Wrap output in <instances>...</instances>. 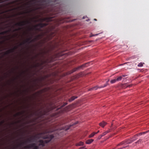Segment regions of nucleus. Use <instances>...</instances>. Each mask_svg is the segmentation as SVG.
Here are the masks:
<instances>
[{
    "mask_svg": "<svg viewBox=\"0 0 149 149\" xmlns=\"http://www.w3.org/2000/svg\"><path fill=\"white\" fill-rule=\"evenodd\" d=\"M38 2L40 3V5L41 7H36L35 10L50 8L51 10L54 11L55 14H58L62 12L60 0H40Z\"/></svg>",
    "mask_w": 149,
    "mask_h": 149,
    "instance_id": "1",
    "label": "nucleus"
},
{
    "mask_svg": "<svg viewBox=\"0 0 149 149\" xmlns=\"http://www.w3.org/2000/svg\"><path fill=\"white\" fill-rule=\"evenodd\" d=\"M54 137V135L52 134L46 136L45 138V139H46L44 140H39V142L40 143L39 144V146H44L45 144L49 142Z\"/></svg>",
    "mask_w": 149,
    "mask_h": 149,
    "instance_id": "2",
    "label": "nucleus"
},
{
    "mask_svg": "<svg viewBox=\"0 0 149 149\" xmlns=\"http://www.w3.org/2000/svg\"><path fill=\"white\" fill-rule=\"evenodd\" d=\"M40 36V35H38V36H36V37L34 39L32 40H31L32 38L31 37L27 38L25 41H24L23 42L20 43L19 44V45L20 46H22L23 45H24L26 43H30L31 42H34L36 40H37L38 38H39Z\"/></svg>",
    "mask_w": 149,
    "mask_h": 149,
    "instance_id": "3",
    "label": "nucleus"
},
{
    "mask_svg": "<svg viewBox=\"0 0 149 149\" xmlns=\"http://www.w3.org/2000/svg\"><path fill=\"white\" fill-rule=\"evenodd\" d=\"M47 23H40L35 26L34 27V29L36 31H40L41 28L46 26H47Z\"/></svg>",
    "mask_w": 149,
    "mask_h": 149,
    "instance_id": "4",
    "label": "nucleus"
},
{
    "mask_svg": "<svg viewBox=\"0 0 149 149\" xmlns=\"http://www.w3.org/2000/svg\"><path fill=\"white\" fill-rule=\"evenodd\" d=\"M30 23V22L28 21L27 20L26 21H22L20 22H18L16 23L15 24V26H22L26 24H29Z\"/></svg>",
    "mask_w": 149,
    "mask_h": 149,
    "instance_id": "5",
    "label": "nucleus"
},
{
    "mask_svg": "<svg viewBox=\"0 0 149 149\" xmlns=\"http://www.w3.org/2000/svg\"><path fill=\"white\" fill-rule=\"evenodd\" d=\"M86 64H85L83 65L80 66H79V67H77V68H76L73 69V70H72L71 71V72H70V74L76 71L77 70H78L80 68H81L83 67H85L86 66Z\"/></svg>",
    "mask_w": 149,
    "mask_h": 149,
    "instance_id": "6",
    "label": "nucleus"
},
{
    "mask_svg": "<svg viewBox=\"0 0 149 149\" xmlns=\"http://www.w3.org/2000/svg\"><path fill=\"white\" fill-rule=\"evenodd\" d=\"M109 81V80H108L106 82V83L104 84L103 86H95L91 88V89L92 90H97L98 88H104V87H105L107 85H108V82Z\"/></svg>",
    "mask_w": 149,
    "mask_h": 149,
    "instance_id": "7",
    "label": "nucleus"
},
{
    "mask_svg": "<svg viewBox=\"0 0 149 149\" xmlns=\"http://www.w3.org/2000/svg\"><path fill=\"white\" fill-rule=\"evenodd\" d=\"M18 48V47L17 46H15L13 48L9 49L4 54L5 55H8L10 53L13 52L14 50L17 49Z\"/></svg>",
    "mask_w": 149,
    "mask_h": 149,
    "instance_id": "8",
    "label": "nucleus"
},
{
    "mask_svg": "<svg viewBox=\"0 0 149 149\" xmlns=\"http://www.w3.org/2000/svg\"><path fill=\"white\" fill-rule=\"evenodd\" d=\"M10 31H11V29H9L8 30L6 31H3L1 32L0 33V35H3L5 34H6V33L9 32Z\"/></svg>",
    "mask_w": 149,
    "mask_h": 149,
    "instance_id": "9",
    "label": "nucleus"
},
{
    "mask_svg": "<svg viewBox=\"0 0 149 149\" xmlns=\"http://www.w3.org/2000/svg\"><path fill=\"white\" fill-rule=\"evenodd\" d=\"M106 123L104 121H102V122L100 123L99 124L100 126L101 127H103L106 125Z\"/></svg>",
    "mask_w": 149,
    "mask_h": 149,
    "instance_id": "10",
    "label": "nucleus"
},
{
    "mask_svg": "<svg viewBox=\"0 0 149 149\" xmlns=\"http://www.w3.org/2000/svg\"><path fill=\"white\" fill-rule=\"evenodd\" d=\"M36 145V143H33L27 146L26 147L28 148H33Z\"/></svg>",
    "mask_w": 149,
    "mask_h": 149,
    "instance_id": "11",
    "label": "nucleus"
},
{
    "mask_svg": "<svg viewBox=\"0 0 149 149\" xmlns=\"http://www.w3.org/2000/svg\"><path fill=\"white\" fill-rule=\"evenodd\" d=\"M93 139H90L86 141V143L87 144H91L93 141Z\"/></svg>",
    "mask_w": 149,
    "mask_h": 149,
    "instance_id": "12",
    "label": "nucleus"
},
{
    "mask_svg": "<svg viewBox=\"0 0 149 149\" xmlns=\"http://www.w3.org/2000/svg\"><path fill=\"white\" fill-rule=\"evenodd\" d=\"M77 98V97L73 96L70 99H69L68 100L69 102H71L73 100H74L75 99Z\"/></svg>",
    "mask_w": 149,
    "mask_h": 149,
    "instance_id": "13",
    "label": "nucleus"
},
{
    "mask_svg": "<svg viewBox=\"0 0 149 149\" xmlns=\"http://www.w3.org/2000/svg\"><path fill=\"white\" fill-rule=\"evenodd\" d=\"M110 132V130H107V131H105V132H104L102 134H101V135H102V136H104L106 135L107 133L109 132Z\"/></svg>",
    "mask_w": 149,
    "mask_h": 149,
    "instance_id": "14",
    "label": "nucleus"
},
{
    "mask_svg": "<svg viewBox=\"0 0 149 149\" xmlns=\"http://www.w3.org/2000/svg\"><path fill=\"white\" fill-rule=\"evenodd\" d=\"M24 112V111L23 112L21 113V112H18L15 115H14L15 117H16L17 116H20Z\"/></svg>",
    "mask_w": 149,
    "mask_h": 149,
    "instance_id": "15",
    "label": "nucleus"
},
{
    "mask_svg": "<svg viewBox=\"0 0 149 149\" xmlns=\"http://www.w3.org/2000/svg\"><path fill=\"white\" fill-rule=\"evenodd\" d=\"M138 136V135L136 134L132 138V141H134L137 139V137Z\"/></svg>",
    "mask_w": 149,
    "mask_h": 149,
    "instance_id": "16",
    "label": "nucleus"
},
{
    "mask_svg": "<svg viewBox=\"0 0 149 149\" xmlns=\"http://www.w3.org/2000/svg\"><path fill=\"white\" fill-rule=\"evenodd\" d=\"M83 144H84L83 142H81V141H80L77 144V146H81L83 145Z\"/></svg>",
    "mask_w": 149,
    "mask_h": 149,
    "instance_id": "17",
    "label": "nucleus"
},
{
    "mask_svg": "<svg viewBox=\"0 0 149 149\" xmlns=\"http://www.w3.org/2000/svg\"><path fill=\"white\" fill-rule=\"evenodd\" d=\"M122 78V77L121 76H119L118 77L117 79H116V80H117V81H120Z\"/></svg>",
    "mask_w": 149,
    "mask_h": 149,
    "instance_id": "18",
    "label": "nucleus"
},
{
    "mask_svg": "<svg viewBox=\"0 0 149 149\" xmlns=\"http://www.w3.org/2000/svg\"><path fill=\"white\" fill-rule=\"evenodd\" d=\"M116 81H117V80H116V79H115L113 80H111L110 81V82L111 84H113L115 83Z\"/></svg>",
    "mask_w": 149,
    "mask_h": 149,
    "instance_id": "19",
    "label": "nucleus"
},
{
    "mask_svg": "<svg viewBox=\"0 0 149 149\" xmlns=\"http://www.w3.org/2000/svg\"><path fill=\"white\" fill-rule=\"evenodd\" d=\"M144 64V63L141 62L138 64V66L139 67H142L143 66V65Z\"/></svg>",
    "mask_w": 149,
    "mask_h": 149,
    "instance_id": "20",
    "label": "nucleus"
},
{
    "mask_svg": "<svg viewBox=\"0 0 149 149\" xmlns=\"http://www.w3.org/2000/svg\"><path fill=\"white\" fill-rule=\"evenodd\" d=\"M95 134V132H93L89 135V137L91 138L93 137Z\"/></svg>",
    "mask_w": 149,
    "mask_h": 149,
    "instance_id": "21",
    "label": "nucleus"
},
{
    "mask_svg": "<svg viewBox=\"0 0 149 149\" xmlns=\"http://www.w3.org/2000/svg\"><path fill=\"white\" fill-rule=\"evenodd\" d=\"M42 20L43 21H45L46 20H47V21H50L51 20V19L50 18H45L43 19H42Z\"/></svg>",
    "mask_w": 149,
    "mask_h": 149,
    "instance_id": "22",
    "label": "nucleus"
},
{
    "mask_svg": "<svg viewBox=\"0 0 149 149\" xmlns=\"http://www.w3.org/2000/svg\"><path fill=\"white\" fill-rule=\"evenodd\" d=\"M39 146H35L32 149H38Z\"/></svg>",
    "mask_w": 149,
    "mask_h": 149,
    "instance_id": "23",
    "label": "nucleus"
},
{
    "mask_svg": "<svg viewBox=\"0 0 149 149\" xmlns=\"http://www.w3.org/2000/svg\"><path fill=\"white\" fill-rule=\"evenodd\" d=\"M102 137V135H100L99 136H98V137L97 138V139L99 140Z\"/></svg>",
    "mask_w": 149,
    "mask_h": 149,
    "instance_id": "24",
    "label": "nucleus"
},
{
    "mask_svg": "<svg viewBox=\"0 0 149 149\" xmlns=\"http://www.w3.org/2000/svg\"><path fill=\"white\" fill-rule=\"evenodd\" d=\"M69 108V107H66L65 108V111H68V110H69V109H68Z\"/></svg>",
    "mask_w": 149,
    "mask_h": 149,
    "instance_id": "25",
    "label": "nucleus"
},
{
    "mask_svg": "<svg viewBox=\"0 0 149 149\" xmlns=\"http://www.w3.org/2000/svg\"><path fill=\"white\" fill-rule=\"evenodd\" d=\"M4 122V120L2 121L1 122H0V126Z\"/></svg>",
    "mask_w": 149,
    "mask_h": 149,
    "instance_id": "26",
    "label": "nucleus"
},
{
    "mask_svg": "<svg viewBox=\"0 0 149 149\" xmlns=\"http://www.w3.org/2000/svg\"><path fill=\"white\" fill-rule=\"evenodd\" d=\"M21 29L20 28H18V29H15L14 31H17L18 30H20Z\"/></svg>",
    "mask_w": 149,
    "mask_h": 149,
    "instance_id": "27",
    "label": "nucleus"
},
{
    "mask_svg": "<svg viewBox=\"0 0 149 149\" xmlns=\"http://www.w3.org/2000/svg\"><path fill=\"white\" fill-rule=\"evenodd\" d=\"M142 134H143V133L142 132H141V133H139L138 135V136H139L141 135Z\"/></svg>",
    "mask_w": 149,
    "mask_h": 149,
    "instance_id": "28",
    "label": "nucleus"
},
{
    "mask_svg": "<svg viewBox=\"0 0 149 149\" xmlns=\"http://www.w3.org/2000/svg\"><path fill=\"white\" fill-rule=\"evenodd\" d=\"M85 149L86 148H85V147H81V148H80L79 149Z\"/></svg>",
    "mask_w": 149,
    "mask_h": 149,
    "instance_id": "29",
    "label": "nucleus"
},
{
    "mask_svg": "<svg viewBox=\"0 0 149 149\" xmlns=\"http://www.w3.org/2000/svg\"><path fill=\"white\" fill-rule=\"evenodd\" d=\"M148 132V131H147V132H143V134H145L147 132Z\"/></svg>",
    "mask_w": 149,
    "mask_h": 149,
    "instance_id": "30",
    "label": "nucleus"
},
{
    "mask_svg": "<svg viewBox=\"0 0 149 149\" xmlns=\"http://www.w3.org/2000/svg\"><path fill=\"white\" fill-rule=\"evenodd\" d=\"M31 141V139H28L27 140V141H29V142H30V141Z\"/></svg>",
    "mask_w": 149,
    "mask_h": 149,
    "instance_id": "31",
    "label": "nucleus"
},
{
    "mask_svg": "<svg viewBox=\"0 0 149 149\" xmlns=\"http://www.w3.org/2000/svg\"><path fill=\"white\" fill-rule=\"evenodd\" d=\"M141 141V140L140 139L139 141H137L136 143H137L139 141Z\"/></svg>",
    "mask_w": 149,
    "mask_h": 149,
    "instance_id": "32",
    "label": "nucleus"
},
{
    "mask_svg": "<svg viewBox=\"0 0 149 149\" xmlns=\"http://www.w3.org/2000/svg\"><path fill=\"white\" fill-rule=\"evenodd\" d=\"M24 142H23L22 143H21L20 144H19V146H21V145L22 144H24Z\"/></svg>",
    "mask_w": 149,
    "mask_h": 149,
    "instance_id": "33",
    "label": "nucleus"
},
{
    "mask_svg": "<svg viewBox=\"0 0 149 149\" xmlns=\"http://www.w3.org/2000/svg\"><path fill=\"white\" fill-rule=\"evenodd\" d=\"M99 130H98L97 131V132H95V134H97V133H99Z\"/></svg>",
    "mask_w": 149,
    "mask_h": 149,
    "instance_id": "34",
    "label": "nucleus"
},
{
    "mask_svg": "<svg viewBox=\"0 0 149 149\" xmlns=\"http://www.w3.org/2000/svg\"><path fill=\"white\" fill-rule=\"evenodd\" d=\"M126 76V75H123L122 76L123 77H125Z\"/></svg>",
    "mask_w": 149,
    "mask_h": 149,
    "instance_id": "35",
    "label": "nucleus"
},
{
    "mask_svg": "<svg viewBox=\"0 0 149 149\" xmlns=\"http://www.w3.org/2000/svg\"><path fill=\"white\" fill-rule=\"evenodd\" d=\"M32 29H33L32 28H30L29 29L30 30H32Z\"/></svg>",
    "mask_w": 149,
    "mask_h": 149,
    "instance_id": "36",
    "label": "nucleus"
},
{
    "mask_svg": "<svg viewBox=\"0 0 149 149\" xmlns=\"http://www.w3.org/2000/svg\"><path fill=\"white\" fill-rule=\"evenodd\" d=\"M67 104V103H64V106H65V105H66Z\"/></svg>",
    "mask_w": 149,
    "mask_h": 149,
    "instance_id": "37",
    "label": "nucleus"
},
{
    "mask_svg": "<svg viewBox=\"0 0 149 149\" xmlns=\"http://www.w3.org/2000/svg\"><path fill=\"white\" fill-rule=\"evenodd\" d=\"M94 20H95V21H96V20H97L96 19H94Z\"/></svg>",
    "mask_w": 149,
    "mask_h": 149,
    "instance_id": "38",
    "label": "nucleus"
},
{
    "mask_svg": "<svg viewBox=\"0 0 149 149\" xmlns=\"http://www.w3.org/2000/svg\"><path fill=\"white\" fill-rule=\"evenodd\" d=\"M77 122H76L75 123V124H77Z\"/></svg>",
    "mask_w": 149,
    "mask_h": 149,
    "instance_id": "39",
    "label": "nucleus"
},
{
    "mask_svg": "<svg viewBox=\"0 0 149 149\" xmlns=\"http://www.w3.org/2000/svg\"><path fill=\"white\" fill-rule=\"evenodd\" d=\"M126 63H124L123 64H122V65H123L125 64H126Z\"/></svg>",
    "mask_w": 149,
    "mask_h": 149,
    "instance_id": "40",
    "label": "nucleus"
},
{
    "mask_svg": "<svg viewBox=\"0 0 149 149\" xmlns=\"http://www.w3.org/2000/svg\"><path fill=\"white\" fill-rule=\"evenodd\" d=\"M7 12V11H6L5 12V13H6V12Z\"/></svg>",
    "mask_w": 149,
    "mask_h": 149,
    "instance_id": "41",
    "label": "nucleus"
},
{
    "mask_svg": "<svg viewBox=\"0 0 149 149\" xmlns=\"http://www.w3.org/2000/svg\"><path fill=\"white\" fill-rule=\"evenodd\" d=\"M36 0H33V1H36Z\"/></svg>",
    "mask_w": 149,
    "mask_h": 149,
    "instance_id": "42",
    "label": "nucleus"
},
{
    "mask_svg": "<svg viewBox=\"0 0 149 149\" xmlns=\"http://www.w3.org/2000/svg\"><path fill=\"white\" fill-rule=\"evenodd\" d=\"M83 19H84V17H83Z\"/></svg>",
    "mask_w": 149,
    "mask_h": 149,
    "instance_id": "43",
    "label": "nucleus"
},
{
    "mask_svg": "<svg viewBox=\"0 0 149 149\" xmlns=\"http://www.w3.org/2000/svg\"><path fill=\"white\" fill-rule=\"evenodd\" d=\"M57 15H55V16H56Z\"/></svg>",
    "mask_w": 149,
    "mask_h": 149,
    "instance_id": "44",
    "label": "nucleus"
}]
</instances>
